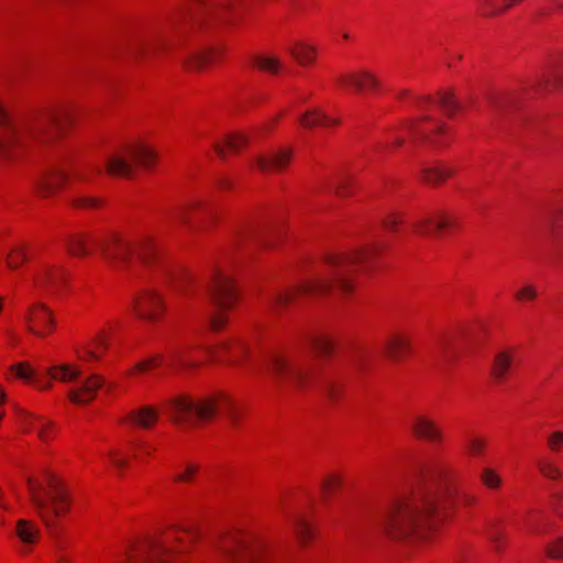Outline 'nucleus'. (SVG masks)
<instances>
[{"mask_svg": "<svg viewBox=\"0 0 563 563\" xmlns=\"http://www.w3.org/2000/svg\"><path fill=\"white\" fill-rule=\"evenodd\" d=\"M538 291L531 284H527L515 292V298L518 301H530L537 298Z\"/></svg>", "mask_w": 563, "mask_h": 563, "instance_id": "53", "label": "nucleus"}, {"mask_svg": "<svg viewBox=\"0 0 563 563\" xmlns=\"http://www.w3.org/2000/svg\"><path fill=\"white\" fill-rule=\"evenodd\" d=\"M330 186L333 187L334 192L340 197H346L352 194V179L347 175H338V178L334 179L333 183L330 184Z\"/></svg>", "mask_w": 563, "mask_h": 563, "instance_id": "44", "label": "nucleus"}, {"mask_svg": "<svg viewBox=\"0 0 563 563\" xmlns=\"http://www.w3.org/2000/svg\"><path fill=\"white\" fill-rule=\"evenodd\" d=\"M108 347L109 336L101 330L91 338V341L84 349L85 355L81 357L86 360H99Z\"/></svg>", "mask_w": 563, "mask_h": 563, "instance_id": "29", "label": "nucleus"}, {"mask_svg": "<svg viewBox=\"0 0 563 563\" xmlns=\"http://www.w3.org/2000/svg\"><path fill=\"white\" fill-rule=\"evenodd\" d=\"M289 53L301 65L311 64L314 59V49L306 44L297 43Z\"/></svg>", "mask_w": 563, "mask_h": 563, "instance_id": "40", "label": "nucleus"}, {"mask_svg": "<svg viewBox=\"0 0 563 563\" xmlns=\"http://www.w3.org/2000/svg\"><path fill=\"white\" fill-rule=\"evenodd\" d=\"M191 347V345H180L173 347L168 353L170 366L176 368L195 367L197 363L187 357V354Z\"/></svg>", "mask_w": 563, "mask_h": 563, "instance_id": "32", "label": "nucleus"}, {"mask_svg": "<svg viewBox=\"0 0 563 563\" xmlns=\"http://www.w3.org/2000/svg\"><path fill=\"white\" fill-rule=\"evenodd\" d=\"M69 120L70 113L64 107L15 120L0 103V161L18 159L32 142H51Z\"/></svg>", "mask_w": 563, "mask_h": 563, "instance_id": "4", "label": "nucleus"}, {"mask_svg": "<svg viewBox=\"0 0 563 563\" xmlns=\"http://www.w3.org/2000/svg\"><path fill=\"white\" fill-rule=\"evenodd\" d=\"M451 343H450V340L444 338L442 339L439 343H438V353H439V358L441 360V362H443L444 364H448L450 363L452 360H453V356H454V353L450 352V349H451Z\"/></svg>", "mask_w": 563, "mask_h": 563, "instance_id": "55", "label": "nucleus"}, {"mask_svg": "<svg viewBox=\"0 0 563 563\" xmlns=\"http://www.w3.org/2000/svg\"><path fill=\"white\" fill-rule=\"evenodd\" d=\"M48 375L52 379H56L63 383H70L78 380L80 371L71 365L54 366L49 369Z\"/></svg>", "mask_w": 563, "mask_h": 563, "instance_id": "35", "label": "nucleus"}, {"mask_svg": "<svg viewBox=\"0 0 563 563\" xmlns=\"http://www.w3.org/2000/svg\"><path fill=\"white\" fill-rule=\"evenodd\" d=\"M168 409L174 422L187 427L194 426L197 421L209 420L217 412H221L233 427H236L240 417L239 406L228 396L210 397L199 402L181 396L169 401Z\"/></svg>", "mask_w": 563, "mask_h": 563, "instance_id": "5", "label": "nucleus"}, {"mask_svg": "<svg viewBox=\"0 0 563 563\" xmlns=\"http://www.w3.org/2000/svg\"><path fill=\"white\" fill-rule=\"evenodd\" d=\"M25 261L26 254L22 249H15L7 256V265L11 269L18 268Z\"/></svg>", "mask_w": 563, "mask_h": 563, "instance_id": "54", "label": "nucleus"}, {"mask_svg": "<svg viewBox=\"0 0 563 563\" xmlns=\"http://www.w3.org/2000/svg\"><path fill=\"white\" fill-rule=\"evenodd\" d=\"M240 3L241 0H203L201 5L211 13L222 15L234 11Z\"/></svg>", "mask_w": 563, "mask_h": 563, "instance_id": "36", "label": "nucleus"}, {"mask_svg": "<svg viewBox=\"0 0 563 563\" xmlns=\"http://www.w3.org/2000/svg\"><path fill=\"white\" fill-rule=\"evenodd\" d=\"M487 537L496 551H500L505 541V531L498 522L492 523L487 529Z\"/></svg>", "mask_w": 563, "mask_h": 563, "instance_id": "45", "label": "nucleus"}, {"mask_svg": "<svg viewBox=\"0 0 563 563\" xmlns=\"http://www.w3.org/2000/svg\"><path fill=\"white\" fill-rule=\"evenodd\" d=\"M338 84L345 88H354L357 92L375 90L379 87V80L369 71L343 74L338 77Z\"/></svg>", "mask_w": 563, "mask_h": 563, "instance_id": "21", "label": "nucleus"}, {"mask_svg": "<svg viewBox=\"0 0 563 563\" xmlns=\"http://www.w3.org/2000/svg\"><path fill=\"white\" fill-rule=\"evenodd\" d=\"M208 296L218 309L212 314L210 323L213 330H219L224 323L223 312L233 307L238 300L239 292L230 275L217 272L207 289Z\"/></svg>", "mask_w": 563, "mask_h": 563, "instance_id": "10", "label": "nucleus"}, {"mask_svg": "<svg viewBox=\"0 0 563 563\" xmlns=\"http://www.w3.org/2000/svg\"><path fill=\"white\" fill-rule=\"evenodd\" d=\"M512 360L514 356L509 351H500L495 355L492 365V375L497 383H503L507 379Z\"/></svg>", "mask_w": 563, "mask_h": 563, "instance_id": "28", "label": "nucleus"}, {"mask_svg": "<svg viewBox=\"0 0 563 563\" xmlns=\"http://www.w3.org/2000/svg\"><path fill=\"white\" fill-rule=\"evenodd\" d=\"M481 479L483 484L490 489L497 488L501 484V478L492 468H484L481 474Z\"/></svg>", "mask_w": 563, "mask_h": 563, "instance_id": "52", "label": "nucleus"}, {"mask_svg": "<svg viewBox=\"0 0 563 563\" xmlns=\"http://www.w3.org/2000/svg\"><path fill=\"white\" fill-rule=\"evenodd\" d=\"M27 331L38 338H45L54 328L52 310L42 302L31 305L24 316Z\"/></svg>", "mask_w": 563, "mask_h": 563, "instance_id": "14", "label": "nucleus"}, {"mask_svg": "<svg viewBox=\"0 0 563 563\" xmlns=\"http://www.w3.org/2000/svg\"><path fill=\"white\" fill-rule=\"evenodd\" d=\"M108 455L112 465L119 471L128 464L126 459L122 456L119 450H111Z\"/></svg>", "mask_w": 563, "mask_h": 563, "instance_id": "62", "label": "nucleus"}, {"mask_svg": "<svg viewBox=\"0 0 563 563\" xmlns=\"http://www.w3.org/2000/svg\"><path fill=\"white\" fill-rule=\"evenodd\" d=\"M199 468L200 466L196 463H187L184 471L175 475L174 481L178 483H190L199 472Z\"/></svg>", "mask_w": 563, "mask_h": 563, "instance_id": "49", "label": "nucleus"}, {"mask_svg": "<svg viewBox=\"0 0 563 563\" xmlns=\"http://www.w3.org/2000/svg\"><path fill=\"white\" fill-rule=\"evenodd\" d=\"M252 64L271 74H277L282 67L280 60L275 56L256 55L252 57Z\"/></svg>", "mask_w": 563, "mask_h": 563, "instance_id": "39", "label": "nucleus"}, {"mask_svg": "<svg viewBox=\"0 0 563 563\" xmlns=\"http://www.w3.org/2000/svg\"><path fill=\"white\" fill-rule=\"evenodd\" d=\"M239 239H260L263 243H268L266 233L257 229L249 228L239 233Z\"/></svg>", "mask_w": 563, "mask_h": 563, "instance_id": "61", "label": "nucleus"}, {"mask_svg": "<svg viewBox=\"0 0 563 563\" xmlns=\"http://www.w3.org/2000/svg\"><path fill=\"white\" fill-rule=\"evenodd\" d=\"M296 534L301 543L307 542L312 537L310 523L302 517H297L294 521Z\"/></svg>", "mask_w": 563, "mask_h": 563, "instance_id": "47", "label": "nucleus"}, {"mask_svg": "<svg viewBox=\"0 0 563 563\" xmlns=\"http://www.w3.org/2000/svg\"><path fill=\"white\" fill-rule=\"evenodd\" d=\"M104 384L102 376L92 374L78 382V385L69 390L68 397L74 404H88L95 399L97 390L103 387Z\"/></svg>", "mask_w": 563, "mask_h": 563, "instance_id": "19", "label": "nucleus"}, {"mask_svg": "<svg viewBox=\"0 0 563 563\" xmlns=\"http://www.w3.org/2000/svg\"><path fill=\"white\" fill-rule=\"evenodd\" d=\"M521 0H479V11L483 15L493 16L507 11Z\"/></svg>", "mask_w": 563, "mask_h": 563, "instance_id": "34", "label": "nucleus"}, {"mask_svg": "<svg viewBox=\"0 0 563 563\" xmlns=\"http://www.w3.org/2000/svg\"><path fill=\"white\" fill-rule=\"evenodd\" d=\"M548 446L552 452H559L561 450V445H563V432L555 431L552 432L548 438Z\"/></svg>", "mask_w": 563, "mask_h": 563, "instance_id": "60", "label": "nucleus"}, {"mask_svg": "<svg viewBox=\"0 0 563 563\" xmlns=\"http://www.w3.org/2000/svg\"><path fill=\"white\" fill-rule=\"evenodd\" d=\"M169 220L185 225L191 232L203 231L214 218L213 211L200 200L178 205L167 211Z\"/></svg>", "mask_w": 563, "mask_h": 563, "instance_id": "13", "label": "nucleus"}, {"mask_svg": "<svg viewBox=\"0 0 563 563\" xmlns=\"http://www.w3.org/2000/svg\"><path fill=\"white\" fill-rule=\"evenodd\" d=\"M548 555L552 559H562L563 558V537L558 538L552 543L547 547Z\"/></svg>", "mask_w": 563, "mask_h": 563, "instance_id": "58", "label": "nucleus"}, {"mask_svg": "<svg viewBox=\"0 0 563 563\" xmlns=\"http://www.w3.org/2000/svg\"><path fill=\"white\" fill-rule=\"evenodd\" d=\"M211 58L210 53H196L184 60V64L191 69H200Z\"/></svg>", "mask_w": 563, "mask_h": 563, "instance_id": "51", "label": "nucleus"}, {"mask_svg": "<svg viewBox=\"0 0 563 563\" xmlns=\"http://www.w3.org/2000/svg\"><path fill=\"white\" fill-rule=\"evenodd\" d=\"M563 85V60L550 65L536 78L537 90H551Z\"/></svg>", "mask_w": 563, "mask_h": 563, "instance_id": "23", "label": "nucleus"}, {"mask_svg": "<svg viewBox=\"0 0 563 563\" xmlns=\"http://www.w3.org/2000/svg\"><path fill=\"white\" fill-rule=\"evenodd\" d=\"M76 208H96L99 206V199L95 197H77L71 201Z\"/></svg>", "mask_w": 563, "mask_h": 563, "instance_id": "59", "label": "nucleus"}, {"mask_svg": "<svg viewBox=\"0 0 563 563\" xmlns=\"http://www.w3.org/2000/svg\"><path fill=\"white\" fill-rule=\"evenodd\" d=\"M11 369L15 373L19 378L31 380L34 379L35 385L41 389H47L51 386L49 382H45L44 379L36 378L35 372L27 363H19L11 367Z\"/></svg>", "mask_w": 563, "mask_h": 563, "instance_id": "38", "label": "nucleus"}, {"mask_svg": "<svg viewBox=\"0 0 563 563\" xmlns=\"http://www.w3.org/2000/svg\"><path fill=\"white\" fill-rule=\"evenodd\" d=\"M249 142L247 136L243 134H233L225 137L227 146L232 151H239Z\"/></svg>", "mask_w": 563, "mask_h": 563, "instance_id": "56", "label": "nucleus"}, {"mask_svg": "<svg viewBox=\"0 0 563 563\" xmlns=\"http://www.w3.org/2000/svg\"><path fill=\"white\" fill-rule=\"evenodd\" d=\"M264 371L278 387L292 386L299 390L307 389L316 375L297 357L277 351L265 357Z\"/></svg>", "mask_w": 563, "mask_h": 563, "instance_id": "7", "label": "nucleus"}, {"mask_svg": "<svg viewBox=\"0 0 563 563\" xmlns=\"http://www.w3.org/2000/svg\"><path fill=\"white\" fill-rule=\"evenodd\" d=\"M32 428L37 432L38 438L44 442L49 441L53 438L54 432H55L53 422H51L42 417L34 418Z\"/></svg>", "mask_w": 563, "mask_h": 563, "instance_id": "42", "label": "nucleus"}, {"mask_svg": "<svg viewBox=\"0 0 563 563\" xmlns=\"http://www.w3.org/2000/svg\"><path fill=\"white\" fill-rule=\"evenodd\" d=\"M48 486L51 490L46 492L38 481L27 478L30 500L44 525L48 529H53L56 518L68 511L69 499L63 484L53 475L48 476Z\"/></svg>", "mask_w": 563, "mask_h": 563, "instance_id": "6", "label": "nucleus"}, {"mask_svg": "<svg viewBox=\"0 0 563 563\" xmlns=\"http://www.w3.org/2000/svg\"><path fill=\"white\" fill-rule=\"evenodd\" d=\"M340 485V479L333 476L325 478L321 484L324 498Z\"/></svg>", "mask_w": 563, "mask_h": 563, "instance_id": "63", "label": "nucleus"}, {"mask_svg": "<svg viewBox=\"0 0 563 563\" xmlns=\"http://www.w3.org/2000/svg\"><path fill=\"white\" fill-rule=\"evenodd\" d=\"M67 272L57 265H44L34 276L36 288L49 292L58 291L66 282Z\"/></svg>", "mask_w": 563, "mask_h": 563, "instance_id": "17", "label": "nucleus"}, {"mask_svg": "<svg viewBox=\"0 0 563 563\" xmlns=\"http://www.w3.org/2000/svg\"><path fill=\"white\" fill-rule=\"evenodd\" d=\"M291 150H278L267 156H257L255 162L262 172L282 170L291 158Z\"/></svg>", "mask_w": 563, "mask_h": 563, "instance_id": "24", "label": "nucleus"}, {"mask_svg": "<svg viewBox=\"0 0 563 563\" xmlns=\"http://www.w3.org/2000/svg\"><path fill=\"white\" fill-rule=\"evenodd\" d=\"M538 468L549 479H559L561 477L560 468L549 459L539 460Z\"/></svg>", "mask_w": 563, "mask_h": 563, "instance_id": "46", "label": "nucleus"}, {"mask_svg": "<svg viewBox=\"0 0 563 563\" xmlns=\"http://www.w3.org/2000/svg\"><path fill=\"white\" fill-rule=\"evenodd\" d=\"M308 346L321 357L331 355L334 349V342L331 336L324 333H312L307 338Z\"/></svg>", "mask_w": 563, "mask_h": 563, "instance_id": "30", "label": "nucleus"}, {"mask_svg": "<svg viewBox=\"0 0 563 563\" xmlns=\"http://www.w3.org/2000/svg\"><path fill=\"white\" fill-rule=\"evenodd\" d=\"M177 538L167 532L162 538H147L133 545L129 552L131 563H172L175 549L172 542Z\"/></svg>", "mask_w": 563, "mask_h": 563, "instance_id": "11", "label": "nucleus"}, {"mask_svg": "<svg viewBox=\"0 0 563 563\" xmlns=\"http://www.w3.org/2000/svg\"><path fill=\"white\" fill-rule=\"evenodd\" d=\"M70 174L79 180H86L87 175L84 170L71 168L66 170L62 167H55L43 174L35 183L38 195L46 197L60 188L63 184L70 177Z\"/></svg>", "mask_w": 563, "mask_h": 563, "instance_id": "15", "label": "nucleus"}, {"mask_svg": "<svg viewBox=\"0 0 563 563\" xmlns=\"http://www.w3.org/2000/svg\"><path fill=\"white\" fill-rule=\"evenodd\" d=\"M219 549L232 563H277L266 544L249 534H230L221 541Z\"/></svg>", "mask_w": 563, "mask_h": 563, "instance_id": "8", "label": "nucleus"}, {"mask_svg": "<svg viewBox=\"0 0 563 563\" xmlns=\"http://www.w3.org/2000/svg\"><path fill=\"white\" fill-rule=\"evenodd\" d=\"M486 448V440L479 437H468L465 440L466 453L474 457L483 455Z\"/></svg>", "mask_w": 563, "mask_h": 563, "instance_id": "43", "label": "nucleus"}, {"mask_svg": "<svg viewBox=\"0 0 563 563\" xmlns=\"http://www.w3.org/2000/svg\"><path fill=\"white\" fill-rule=\"evenodd\" d=\"M156 161L154 151L145 145L137 144L121 148L108 156L106 170L113 177L130 178L133 175V164L148 169Z\"/></svg>", "mask_w": 563, "mask_h": 563, "instance_id": "9", "label": "nucleus"}, {"mask_svg": "<svg viewBox=\"0 0 563 563\" xmlns=\"http://www.w3.org/2000/svg\"><path fill=\"white\" fill-rule=\"evenodd\" d=\"M163 361L162 355H155L153 357H150L143 362L137 363L130 372V374H133L135 372H145L152 366H156L161 364Z\"/></svg>", "mask_w": 563, "mask_h": 563, "instance_id": "57", "label": "nucleus"}, {"mask_svg": "<svg viewBox=\"0 0 563 563\" xmlns=\"http://www.w3.org/2000/svg\"><path fill=\"white\" fill-rule=\"evenodd\" d=\"M133 307L139 318L147 321H157L164 305L155 291L147 290L134 300Z\"/></svg>", "mask_w": 563, "mask_h": 563, "instance_id": "18", "label": "nucleus"}, {"mask_svg": "<svg viewBox=\"0 0 563 563\" xmlns=\"http://www.w3.org/2000/svg\"><path fill=\"white\" fill-rule=\"evenodd\" d=\"M223 351L228 353V355L234 361L238 358V356L243 355L246 353L247 347L243 342H236V343H222L219 347H212L208 350V353L216 357L217 353Z\"/></svg>", "mask_w": 563, "mask_h": 563, "instance_id": "41", "label": "nucleus"}, {"mask_svg": "<svg viewBox=\"0 0 563 563\" xmlns=\"http://www.w3.org/2000/svg\"><path fill=\"white\" fill-rule=\"evenodd\" d=\"M552 507L559 516L563 517V492L552 495Z\"/></svg>", "mask_w": 563, "mask_h": 563, "instance_id": "64", "label": "nucleus"}, {"mask_svg": "<svg viewBox=\"0 0 563 563\" xmlns=\"http://www.w3.org/2000/svg\"><path fill=\"white\" fill-rule=\"evenodd\" d=\"M15 533L24 544H33L40 538V529L26 519L18 520Z\"/></svg>", "mask_w": 563, "mask_h": 563, "instance_id": "33", "label": "nucleus"}, {"mask_svg": "<svg viewBox=\"0 0 563 563\" xmlns=\"http://www.w3.org/2000/svg\"><path fill=\"white\" fill-rule=\"evenodd\" d=\"M96 245L102 258L113 268L121 269L132 264L134 260L141 261L151 267L158 264L166 279L179 291H185L192 284V277L183 269H172L161 262L158 250L152 238L144 236L131 244L118 235L104 239L76 233L68 238L67 247L74 256H85L90 253L88 244Z\"/></svg>", "mask_w": 563, "mask_h": 563, "instance_id": "3", "label": "nucleus"}, {"mask_svg": "<svg viewBox=\"0 0 563 563\" xmlns=\"http://www.w3.org/2000/svg\"><path fill=\"white\" fill-rule=\"evenodd\" d=\"M449 471L434 462L422 471V483L408 497L396 501L382 517L380 529L390 538L423 536L454 504Z\"/></svg>", "mask_w": 563, "mask_h": 563, "instance_id": "1", "label": "nucleus"}, {"mask_svg": "<svg viewBox=\"0 0 563 563\" xmlns=\"http://www.w3.org/2000/svg\"><path fill=\"white\" fill-rule=\"evenodd\" d=\"M410 351L411 342L407 335L393 334L385 342V352L394 361H399L402 355Z\"/></svg>", "mask_w": 563, "mask_h": 563, "instance_id": "27", "label": "nucleus"}, {"mask_svg": "<svg viewBox=\"0 0 563 563\" xmlns=\"http://www.w3.org/2000/svg\"><path fill=\"white\" fill-rule=\"evenodd\" d=\"M320 389L331 401H334L335 399H339L342 386L339 383L336 384L331 379H325L320 385Z\"/></svg>", "mask_w": 563, "mask_h": 563, "instance_id": "50", "label": "nucleus"}, {"mask_svg": "<svg viewBox=\"0 0 563 563\" xmlns=\"http://www.w3.org/2000/svg\"><path fill=\"white\" fill-rule=\"evenodd\" d=\"M158 419V411L151 406H143L137 410L129 412L125 421L132 426H136L143 429H151Z\"/></svg>", "mask_w": 563, "mask_h": 563, "instance_id": "26", "label": "nucleus"}, {"mask_svg": "<svg viewBox=\"0 0 563 563\" xmlns=\"http://www.w3.org/2000/svg\"><path fill=\"white\" fill-rule=\"evenodd\" d=\"M407 133L412 137V141L422 140L431 144L438 143V136L444 131V125L440 122L432 123H410L406 126Z\"/></svg>", "mask_w": 563, "mask_h": 563, "instance_id": "22", "label": "nucleus"}, {"mask_svg": "<svg viewBox=\"0 0 563 563\" xmlns=\"http://www.w3.org/2000/svg\"><path fill=\"white\" fill-rule=\"evenodd\" d=\"M456 220L443 212H437L435 214L423 217L416 222L412 227L418 234L432 235L444 229L454 227Z\"/></svg>", "mask_w": 563, "mask_h": 563, "instance_id": "20", "label": "nucleus"}, {"mask_svg": "<svg viewBox=\"0 0 563 563\" xmlns=\"http://www.w3.org/2000/svg\"><path fill=\"white\" fill-rule=\"evenodd\" d=\"M454 170L450 167L444 166H433V167H423L422 176L423 179L432 185H437L442 183L445 178L453 175Z\"/></svg>", "mask_w": 563, "mask_h": 563, "instance_id": "37", "label": "nucleus"}, {"mask_svg": "<svg viewBox=\"0 0 563 563\" xmlns=\"http://www.w3.org/2000/svg\"><path fill=\"white\" fill-rule=\"evenodd\" d=\"M548 234L553 252L563 257V210L556 211L549 219Z\"/></svg>", "mask_w": 563, "mask_h": 563, "instance_id": "25", "label": "nucleus"}, {"mask_svg": "<svg viewBox=\"0 0 563 563\" xmlns=\"http://www.w3.org/2000/svg\"><path fill=\"white\" fill-rule=\"evenodd\" d=\"M410 430L418 440L441 445L444 442L442 428L428 415L419 413L412 417Z\"/></svg>", "mask_w": 563, "mask_h": 563, "instance_id": "16", "label": "nucleus"}, {"mask_svg": "<svg viewBox=\"0 0 563 563\" xmlns=\"http://www.w3.org/2000/svg\"><path fill=\"white\" fill-rule=\"evenodd\" d=\"M382 247L380 244L373 243L361 250L329 256L327 260L329 271L327 273L288 289L271 291L266 296L269 310L279 313L288 306L296 305L306 296L351 294L354 288L351 275L361 266H369Z\"/></svg>", "mask_w": 563, "mask_h": 563, "instance_id": "2", "label": "nucleus"}, {"mask_svg": "<svg viewBox=\"0 0 563 563\" xmlns=\"http://www.w3.org/2000/svg\"><path fill=\"white\" fill-rule=\"evenodd\" d=\"M176 45V38L163 32L151 35H137L130 38L122 47L135 60H147L156 53L169 52Z\"/></svg>", "mask_w": 563, "mask_h": 563, "instance_id": "12", "label": "nucleus"}, {"mask_svg": "<svg viewBox=\"0 0 563 563\" xmlns=\"http://www.w3.org/2000/svg\"><path fill=\"white\" fill-rule=\"evenodd\" d=\"M439 106L449 117L453 115L457 109H460V103L455 100L453 93L451 92H441L439 97Z\"/></svg>", "mask_w": 563, "mask_h": 563, "instance_id": "48", "label": "nucleus"}, {"mask_svg": "<svg viewBox=\"0 0 563 563\" xmlns=\"http://www.w3.org/2000/svg\"><path fill=\"white\" fill-rule=\"evenodd\" d=\"M299 122L305 128H314L317 125L329 126L338 124V121L328 117L319 109L307 110L300 118Z\"/></svg>", "mask_w": 563, "mask_h": 563, "instance_id": "31", "label": "nucleus"}]
</instances>
